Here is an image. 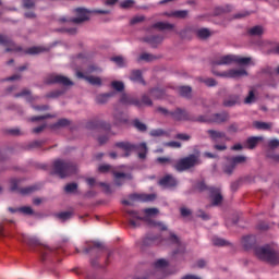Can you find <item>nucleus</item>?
Listing matches in <instances>:
<instances>
[{
    "instance_id": "nucleus-56",
    "label": "nucleus",
    "mask_w": 279,
    "mask_h": 279,
    "mask_svg": "<svg viewBox=\"0 0 279 279\" xmlns=\"http://www.w3.org/2000/svg\"><path fill=\"white\" fill-rule=\"evenodd\" d=\"M142 104H144L145 106H151V99H149V96L144 95L142 97Z\"/></svg>"
},
{
    "instance_id": "nucleus-47",
    "label": "nucleus",
    "mask_w": 279,
    "mask_h": 279,
    "mask_svg": "<svg viewBox=\"0 0 279 279\" xmlns=\"http://www.w3.org/2000/svg\"><path fill=\"white\" fill-rule=\"evenodd\" d=\"M146 43H150L151 47H156V43H162V37H151L150 39H146Z\"/></svg>"
},
{
    "instance_id": "nucleus-53",
    "label": "nucleus",
    "mask_w": 279,
    "mask_h": 279,
    "mask_svg": "<svg viewBox=\"0 0 279 279\" xmlns=\"http://www.w3.org/2000/svg\"><path fill=\"white\" fill-rule=\"evenodd\" d=\"M98 170L100 173H108V171H110V165L99 166Z\"/></svg>"
},
{
    "instance_id": "nucleus-6",
    "label": "nucleus",
    "mask_w": 279,
    "mask_h": 279,
    "mask_svg": "<svg viewBox=\"0 0 279 279\" xmlns=\"http://www.w3.org/2000/svg\"><path fill=\"white\" fill-rule=\"evenodd\" d=\"M53 167L57 175H59L60 178H68V175H72V173H75V171H77L75 165L60 159L54 161Z\"/></svg>"
},
{
    "instance_id": "nucleus-14",
    "label": "nucleus",
    "mask_w": 279,
    "mask_h": 279,
    "mask_svg": "<svg viewBox=\"0 0 279 279\" xmlns=\"http://www.w3.org/2000/svg\"><path fill=\"white\" fill-rule=\"evenodd\" d=\"M130 199L131 202H154L156 194H132Z\"/></svg>"
},
{
    "instance_id": "nucleus-42",
    "label": "nucleus",
    "mask_w": 279,
    "mask_h": 279,
    "mask_svg": "<svg viewBox=\"0 0 279 279\" xmlns=\"http://www.w3.org/2000/svg\"><path fill=\"white\" fill-rule=\"evenodd\" d=\"M254 101H256V96L254 95V90H251L245 98L244 104H254Z\"/></svg>"
},
{
    "instance_id": "nucleus-60",
    "label": "nucleus",
    "mask_w": 279,
    "mask_h": 279,
    "mask_svg": "<svg viewBox=\"0 0 279 279\" xmlns=\"http://www.w3.org/2000/svg\"><path fill=\"white\" fill-rule=\"evenodd\" d=\"M239 101V98H234V99H231V100H226L225 101V106H234L235 104H238Z\"/></svg>"
},
{
    "instance_id": "nucleus-3",
    "label": "nucleus",
    "mask_w": 279,
    "mask_h": 279,
    "mask_svg": "<svg viewBox=\"0 0 279 279\" xmlns=\"http://www.w3.org/2000/svg\"><path fill=\"white\" fill-rule=\"evenodd\" d=\"M254 252L259 260H266L270 265H279V254L271 246H257L254 248Z\"/></svg>"
},
{
    "instance_id": "nucleus-58",
    "label": "nucleus",
    "mask_w": 279,
    "mask_h": 279,
    "mask_svg": "<svg viewBox=\"0 0 279 279\" xmlns=\"http://www.w3.org/2000/svg\"><path fill=\"white\" fill-rule=\"evenodd\" d=\"M197 217H201V219H204L205 221L210 219V216H208V214H205L202 210L198 211Z\"/></svg>"
},
{
    "instance_id": "nucleus-32",
    "label": "nucleus",
    "mask_w": 279,
    "mask_h": 279,
    "mask_svg": "<svg viewBox=\"0 0 279 279\" xmlns=\"http://www.w3.org/2000/svg\"><path fill=\"white\" fill-rule=\"evenodd\" d=\"M43 51H45L44 47H32L26 50V53L29 56H36L38 53H43Z\"/></svg>"
},
{
    "instance_id": "nucleus-39",
    "label": "nucleus",
    "mask_w": 279,
    "mask_h": 279,
    "mask_svg": "<svg viewBox=\"0 0 279 279\" xmlns=\"http://www.w3.org/2000/svg\"><path fill=\"white\" fill-rule=\"evenodd\" d=\"M168 135H169V134H167V132H165V131L161 130V129H157V130L150 131V136L158 137V136H168Z\"/></svg>"
},
{
    "instance_id": "nucleus-54",
    "label": "nucleus",
    "mask_w": 279,
    "mask_h": 279,
    "mask_svg": "<svg viewBox=\"0 0 279 279\" xmlns=\"http://www.w3.org/2000/svg\"><path fill=\"white\" fill-rule=\"evenodd\" d=\"M32 191H34V187H25V189L19 190V193H21V195H29Z\"/></svg>"
},
{
    "instance_id": "nucleus-1",
    "label": "nucleus",
    "mask_w": 279,
    "mask_h": 279,
    "mask_svg": "<svg viewBox=\"0 0 279 279\" xmlns=\"http://www.w3.org/2000/svg\"><path fill=\"white\" fill-rule=\"evenodd\" d=\"M125 213L132 228H138V226H141V221H147L151 228H157V230H167L165 223L149 220V217H156V215H158V208H146L142 211L126 209Z\"/></svg>"
},
{
    "instance_id": "nucleus-11",
    "label": "nucleus",
    "mask_w": 279,
    "mask_h": 279,
    "mask_svg": "<svg viewBox=\"0 0 279 279\" xmlns=\"http://www.w3.org/2000/svg\"><path fill=\"white\" fill-rule=\"evenodd\" d=\"M47 84H62V86H73V82L66 76L60 74H52L48 77Z\"/></svg>"
},
{
    "instance_id": "nucleus-50",
    "label": "nucleus",
    "mask_w": 279,
    "mask_h": 279,
    "mask_svg": "<svg viewBox=\"0 0 279 279\" xmlns=\"http://www.w3.org/2000/svg\"><path fill=\"white\" fill-rule=\"evenodd\" d=\"M213 243H214V245H218L220 247L226 245V241L223 239H219V238H214Z\"/></svg>"
},
{
    "instance_id": "nucleus-7",
    "label": "nucleus",
    "mask_w": 279,
    "mask_h": 279,
    "mask_svg": "<svg viewBox=\"0 0 279 279\" xmlns=\"http://www.w3.org/2000/svg\"><path fill=\"white\" fill-rule=\"evenodd\" d=\"M197 165H199V155H189L177 161L174 169L177 171H186Z\"/></svg>"
},
{
    "instance_id": "nucleus-25",
    "label": "nucleus",
    "mask_w": 279,
    "mask_h": 279,
    "mask_svg": "<svg viewBox=\"0 0 279 279\" xmlns=\"http://www.w3.org/2000/svg\"><path fill=\"white\" fill-rule=\"evenodd\" d=\"M114 94L108 93V94H100L96 97L97 104H107V101L110 100V97H112Z\"/></svg>"
},
{
    "instance_id": "nucleus-57",
    "label": "nucleus",
    "mask_w": 279,
    "mask_h": 279,
    "mask_svg": "<svg viewBox=\"0 0 279 279\" xmlns=\"http://www.w3.org/2000/svg\"><path fill=\"white\" fill-rule=\"evenodd\" d=\"M23 5L24 8H27V9L34 8V0H24Z\"/></svg>"
},
{
    "instance_id": "nucleus-12",
    "label": "nucleus",
    "mask_w": 279,
    "mask_h": 279,
    "mask_svg": "<svg viewBox=\"0 0 279 279\" xmlns=\"http://www.w3.org/2000/svg\"><path fill=\"white\" fill-rule=\"evenodd\" d=\"M220 75L221 77H230L236 80L239 77H245V75H247V71H245V69H232L221 73Z\"/></svg>"
},
{
    "instance_id": "nucleus-23",
    "label": "nucleus",
    "mask_w": 279,
    "mask_h": 279,
    "mask_svg": "<svg viewBox=\"0 0 279 279\" xmlns=\"http://www.w3.org/2000/svg\"><path fill=\"white\" fill-rule=\"evenodd\" d=\"M130 80L132 82H137L140 84H144L143 74L138 70H135V71L132 72V74L130 76Z\"/></svg>"
},
{
    "instance_id": "nucleus-10",
    "label": "nucleus",
    "mask_w": 279,
    "mask_h": 279,
    "mask_svg": "<svg viewBox=\"0 0 279 279\" xmlns=\"http://www.w3.org/2000/svg\"><path fill=\"white\" fill-rule=\"evenodd\" d=\"M199 123H223V121H228V114L226 113H216L213 118H208L206 116H201L196 119Z\"/></svg>"
},
{
    "instance_id": "nucleus-31",
    "label": "nucleus",
    "mask_w": 279,
    "mask_h": 279,
    "mask_svg": "<svg viewBox=\"0 0 279 279\" xmlns=\"http://www.w3.org/2000/svg\"><path fill=\"white\" fill-rule=\"evenodd\" d=\"M192 92L193 89H191L190 86H181L179 88V94L181 95V97H191Z\"/></svg>"
},
{
    "instance_id": "nucleus-18",
    "label": "nucleus",
    "mask_w": 279,
    "mask_h": 279,
    "mask_svg": "<svg viewBox=\"0 0 279 279\" xmlns=\"http://www.w3.org/2000/svg\"><path fill=\"white\" fill-rule=\"evenodd\" d=\"M160 186L171 187L175 186L178 184V181H175V178L171 175H166L159 181Z\"/></svg>"
},
{
    "instance_id": "nucleus-24",
    "label": "nucleus",
    "mask_w": 279,
    "mask_h": 279,
    "mask_svg": "<svg viewBox=\"0 0 279 279\" xmlns=\"http://www.w3.org/2000/svg\"><path fill=\"white\" fill-rule=\"evenodd\" d=\"M120 104L129 105L133 104L134 106H141V102L137 100L132 99L130 96L123 94L120 98Z\"/></svg>"
},
{
    "instance_id": "nucleus-49",
    "label": "nucleus",
    "mask_w": 279,
    "mask_h": 279,
    "mask_svg": "<svg viewBox=\"0 0 279 279\" xmlns=\"http://www.w3.org/2000/svg\"><path fill=\"white\" fill-rule=\"evenodd\" d=\"M121 8H132L134 5V0H124L120 3Z\"/></svg>"
},
{
    "instance_id": "nucleus-27",
    "label": "nucleus",
    "mask_w": 279,
    "mask_h": 279,
    "mask_svg": "<svg viewBox=\"0 0 279 279\" xmlns=\"http://www.w3.org/2000/svg\"><path fill=\"white\" fill-rule=\"evenodd\" d=\"M264 33H265V29L263 28V26H254L248 31V34L251 36H263Z\"/></svg>"
},
{
    "instance_id": "nucleus-41",
    "label": "nucleus",
    "mask_w": 279,
    "mask_h": 279,
    "mask_svg": "<svg viewBox=\"0 0 279 279\" xmlns=\"http://www.w3.org/2000/svg\"><path fill=\"white\" fill-rule=\"evenodd\" d=\"M112 88H114V90L121 92L123 90V88H125V86L123 85V82H119V81H114L111 83Z\"/></svg>"
},
{
    "instance_id": "nucleus-34",
    "label": "nucleus",
    "mask_w": 279,
    "mask_h": 279,
    "mask_svg": "<svg viewBox=\"0 0 279 279\" xmlns=\"http://www.w3.org/2000/svg\"><path fill=\"white\" fill-rule=\"evenodd\" d=\"M111 61L114 62L118 66H125V64H128V61L120 56L111 58Z\"/></svg>"
},
{
    "instance_id": "nucleus-22",
    "label": "nucleus",
    "mask_w": 279,
    "mask_h": 279,
    "mask_svg": "<svg viewBox=\"0 0 279 279\" xmlns=\"http://www.w3.org/2000/svg\"><path fill=\"white\" fill-rule=\"evenodd\" d=\"M255 241H256V239L254 238V235L244 236L242 240L244 248L250 250V247H252V245H254Z\"/></svg>"
},
{
    "instance_id": "nucleus-46",
    "label": "nucleus",
    "mask_w": 279,
    "mask_h": 279,
    "mask_svg": "<svg viewBox=\"0 0 279 279\" xmlns=\"http://www.w3.org/2000/svg\"><path fill=\"white\" fill-rule=\"evenodd\" d=\"M175 138H178L179 141H191V135L186 133H179L175 135Z\"/></svg>"
},
{
    "instance_id": "nucleus-20",
    "label": "nucleus",
    "mask_w": 279,
    "mask_h": 279,
    "mask_svg": "<svg viewBox=\"0 0 279 279\" xmlns=\"http://www.w3.org/2000/svg\"><path fill=\"white\" fill-rule=\"evenodd\" d=\"M260 141H263V136L248 137L246 140L247 149H254L256 147V145H258V143H260Z\"/></svg>"
},
{
    "instance_id": "nucleus-36",
    "label": "nucleus",
    "mask_w": 279,
    "mask_h": 279,
    "mask_svg": "<svg viewBox=\"0 0 279 279\" xmlns=\"http://www.w3.org/2000/svg\"><path fill=\"white\" fill-rule=\"evenodd\" d=\"M57 217L59 219H61V221H66L68 219H71V217H73V213L71 211H63L57 215Z\"/></svg>"
},
{
    "instance_id": "nucleus-5",
    "label": "nucleus",
    "mask_w": 279,
    "mask_h": 279,
    "mask_svg": "<svg viewBox=\"0 0 279 279\" xmlns=\"http://www.w3.org/2000/svg\"><path fill=\"white\" fill-rule=\"evenodd\" d=\"M23 241H24V243H26L31 247H34V246L39 247L38 253L40 255L41 260H47V256H49V254H51V248H49V246L43 244L40 239H38L37 236H31L29 238V236L24 235Z\"/></svg>"
},
{
    "instance_id": "nucleus-63",
    "label": "nucleus",
    "mask_w": 279,
    "mask_h": 279,
    "mask_svg": "<svg viewBox=\"0 0 279 279\" xmlns=\"http://www.w3.org/2000/svg\"><path fill=\"white\" fill-rule=\"evenodd\" d=\"M181 215L182 217H189V215H191V209L189 208H181Z\"/></svg>"
},
{
    "instance_id": "nucleus-28",
    "label": "nucleus",
    "mask_w": 279,
    "mask_h": 279,
    "mask_svg": "<svg viewBox=\"0 0 279 279\" xmlns=\"http://www.w3.org/2000/svg\"><path fill=\"white\" fill-rule=\"evenodd\" d=\"M253 126L256 128V130H270L271 123L255 121L253 122Z\"/></svg>"
},
{
    "instance_id": "nucleus-4",
    "label": "nucleus",
    "mask_w": 279,
    "mask_h": 279,
    "mask_svg": "<svg viewBox=\"0 0 279 279\" xmlns=\"http://www.w3.org/2000/svg\"><path fill=\"white\" fill-rule=\"evenodd\" d=\"M214 64L221 66L228 64H240L241 66H247V64H254L252 62V58L250 57H239L234 54H227L219 57L217 60L214 61Z\"/></svg>"
},
{
    "instance_id": "nucleus-13",
    "label": "nucleus",
    "mask_w": 279,
    "mask_h": 279,
    "mask_svg": "<svg viewBox=\"0 0 279 279\" xmlns=\"http://www.w3.org/2000/svg\"><path fill=\"white\" fill-rule=\"evenodd\" d=\"M209 193L213 206H219V204L223 202V196H221V190H219L218 187H210Z\"/></svg>"
},
{
    "instance_id": "nucleus-64",
    "label": "nucleus",
    "mask_w": 279,
    "mask_h": 279,
    "mask_svg": "<svg viewBox=\"0 0 279 279\" xmlns=\"http://www.w3.org/2000/svg\"><path fill=\"white\" fill-rule=\"evenodd\" d=\"M86 182H87L88 186H95V184H96L95 178H87Z\"/></svg>"
},
{
    "instance_id": "nucleus-38",
    "label": "nucleus",
    "mask_w": 279,
    "mask_h": 279,
    "mask_svg": "<svg viewBox=\"0 0 279 279\" xmlns=\"http://www.w3.org/2000/svg\"><path fill=\"white\" fill-rule=\"evenodd\" d=\"M134 128H136V130H138L140 132H145L147 130V125H145L143 122L135 120L133 122Z\"/></svg>"
},
{
    "instance_id": "nucleus-37",
    "label": "nucleus",
    "mask_w": 279,
    "mask_h": 279,
    "mask_svg": "<svg viewBox=\"0 0 279 279\" xmlns=\"http://www.w3.org/2000/svg\"><path fill=\"white\" fill-rule=\"evenodd\" d=\"M197 36L198 38H208L210 36V32L208 31V28H201L197 31Z\"/></svg>"
},
{
    "instance_id": "nucleus-62",
    "label": "nucleus",
    "mask_w": 279,
    "mask_h": 279,
    "mask_svg": "<svg viewBox=\"0 0 279 279\" xmlns=\"http://www.w3.org/2000/svg\"><path fill=\"white\" fill-rule=\"evenodd\" d=\"M268 145H269V147L275 149V147H279V141L278 140H271Z\"/></svg>"
},
{
    "instance_id": "nucleus-61",
    "label": "nucleus",
    "mask_w": 279,
    "mask_h": 279,
    "mask_svg": "<svg viewBox=\"0 0 279 279\" xmlns=\"http://www.w3.org/2000/svg\"><path fill=\"white\" fill-rule=\"evenodd\" d=\"M232 171H234V163L231 166L225 167V173H228V175H230V173H232Z\"/></svg>"
},
{
    "instance_id": "nucleus-19",
    "label": "nucleus",
    "mask_w": 279,
    "mask_h": 279,
    "mask_svg": "<svg viewBox=\"0 0 279 279\" xmlns=\"http://www.w3.org/2000/svg\"><path fill=\"white\" fill-rule=\"evenodd\" d=\"M172 117L175 121H189V113L186 111L177 109L173 113Z\"/></svg>"
},
{
    "instance_id": "nucleus-17",
    "label": "nucleus",
    "mask_w": 279,
    "mask_h": 279,
    "mask_svg": "<svg viewBox=\"0 0 279 279\" xmlns=\"http://www.w3.org/2000/svg\"><path fill=\"white\" fill-rule=\"evenodd\" d=\"M113 175H114V182L117 186H121L125 182V180H132L131 174L114 172Z\"/></svg>"
},
{
    "instance_id": "nucleus-55",
    "label": "nucleus",
    "mask_w": 279,
    "mask_h": 279,
    "mask_svg": "<svg viewBox=\"0 0 279 279\" xmlns=\"http://www.w3.org/2000/svg\"><path fill=\"white\" fill-rule=\"evenodd\" d=\"M142 21H145L144 16H135L131 20V24L136 25V23H142Z\"/></svg>"
},
{
    "instance_id": "nucleus-29",
    "label": "nucleus",
    "mask_w": 279,
    "mask_h": 279,
    "mask_svg": "<svg viewBox=\"0 0 279 279\" xmlns=\"http://www.w3.org/2000/svg\"><path fill=\"white\" fill-rule=\"evenodd\" d=\"M163 242H165V243H168V244L174 243V244L178 245L179 247H182V244L180 243V239H178V238L175 236V234H173V233H169V238L166 239V240H163Z\"/></svg>"
},
{
    "instance_id": "nucleus-59",
    "label": "nucleus",
    "mask_w": 279,
    "mask_h": 279,
    "mask_svg": "<svg viewBox=\"0 0 279 279\" xmlns=\"http://www.w3.org/2000/svg\"><path fill=\"white\" fill-rule=\"evenodd\" d=\"M204 83L206 84V86H216L217 82H215L214 78H207L204 81Z\"/></svg>"
},
{
    "instance_id": "nucleus-43",
    "label": "nucleus",
    "mask_w": 279,
    "mask_h": 279,
    "mask_svg": "<svg viewBox=\"0 0 279 279\" xmlns=\"http://www.w3.org/2000/svg\"><path fill=\"white\" fill-rule=\"evenodd\" d=\"M245 160H247V157L245 156H236L232 158L233 166L241 165V162H245Z\"/></svg>"
},
{
    "instance_id": "nucleus-40",
    "label": "nucleus",
    "mask_w": 279,
    "mask_h": 279,
    "mask_svg": "<svg viewBox=\"0 0 279 279\" xmlns=\"http://www.w3.org/2000/svg\"><path fill=\"white\" fill-rule=\"evenodd\" d=\"M65 193H75L77 191V183H69L64 187Z\"/></svg>"
},
{
    "instance_id": "nucleus-45",
    "label": "nucleus",
    "mask_w": 279,
    "mask_h": 279,
    "mask_svg": "<svg viewBox=\"0 0 279 279\" xmlns=\"http://www.w3.org/2000/svg\"><path fill=\"white\" fill-rule=\"evenodd\" d=\"M69 120L68 119H61L57 122V124H54L53 128H66V125H69Z\"/></svg>"
},
{
    "instance_id": "nucleus-15",
    "label": "nucleus",
    "mask_w": 279,
    "mask_h": 279,
    "mask_svg": "<svg viewBox=\"0 0 279 279\" xmlns=\"http://www.w3.org/2000/svg\"><path fill=\"white\" fill-rule=\"evenodd\" d=\"M0 45L8 47L7 51H21V47H16L5 35H0Z\"/></svg>"
},
{
    "instance_id": "nucleus-51",
    "label": "nucleus",
    "mask_w": 279,
    "mask_h": 279,
    "mask_svg": "<svg viewBox=\"0 0 279 279\" xmlns=\"http://www.w3.org/2000/svg\"><path fill=\"white\" fill-rule=\"evenodd\" d=\"M140 60H145L146 62H151V60H154V56H151L149 53H143L140 57Z\"/></svg>"
},
{
    "instance_id": "nucleus-8",
    "label": "nucleus",
    "mask_w": 279,
    "mask_h": 279,
    "mask_svg": "<svg viewBox=\"0 0 279 279\" xmlns=\"http://www.w3.org/2000/svg\"><path fill=\"white\" fill-rule=\"evenodd\" d=\"M207 134L209 135V137L214 143H222V144H216L214 146L215 149H217L218 151H223L228 149V147L226 146V143L228 141V135H226V133L221 131L208 130Z\"/></svg>"
},
{
    "instance_id": "nucleus-48",
    "label": "nucleus",
    "mask_w": 279,
    "mask_h": 279,
    "mask_svg": "<svg viewBox=\"0 0 279 279\" xmlns=\"http://www.w3.org/2000/svg\"><path fill=\"white\" fill-rule=\"evenodd\" d=\"M166 147H172L174 149H180V147H182V144L180 142H169V143H166Z\"/></svg>"
},
{
    "instance_id": "nucleus-9",
    "label": "nucleus",
    "mask_w": 279,
    "mask_h": 279,
    "mask_svg": "<svg viewBox=\"0 0 279 279\" xmlns=\"http://www.w3.org/2000/svg\"><path fill=\"white\" fill-rule=\"evenodd\" d=\"M75 13L77 14V17L72 19L71 22L75 24L84 23V21H88L90 19V14H110V11L108 10H95V11H88L86 9L77 8L75 9Z\"/></svg>"
},
{
    "instance_id": "nucleus-33",
    "label": "nucleus",
    "mask_w": 279,
    "mask_h": 279,
    "mask_svg": "<svg viewBox=\"0 0 279 279\" xmlns=\"http://www.w3.org/2000/svg\"><path fill=\"white\" fill-rule=\"evenodd\" d=\"M150 96L154 97V99H162L165 92H162V89L155 88L150 90Z\"/></svg>"
},
{
    "instance_id": "nucleus-21",
    "label": "nucleus",
    "mask_w": 279,
    "mask_h": 279,
    "mask_svg": "<svg viewBox=\"0 0 279 279\" xmlns=\"http://www.w3.org/2000/svg\"><path fill=\"white\" fill-rule=\"evenodd\" d=\"M165 16H174L175 19H186L189 11L183 10V11H174V12H166L163 13Z\"/></svg>"
},
{
    "instance_id": "nucleus-30",
    "label": "nucleus",
    "mask_w": 279,
    "mask_h": 279,
    "mask_svg": "<svg viewBox=\"0 0 279 279\" xmlns=\"http://www.w3.org/2000/svg\"><path fill=\"white\" fill-rule=\"evenodd\" d=\"M156 29H173V24H169L167 22H157L154 24Z\"/></svg>"
},
{
    "instance_id": "nucleus-35",
    "label": "nucleus",
    "mask_w": 279,
    "mask_h": 279,
    "mask_svg": "<svg viewBox=\"0 0 279 279\" xmlns=\"http://www.w3.org/2000/svg\"><path fill=\"white\" fill-rule=\"evenodd\" d=\"M169 265L167 259H158L155 262V269H165Z\"/></svg>"
},
{
    "instance_id": "nucleus-26",
    "label": "nucleus",
    "mask_w": 279,
    "mask_h": 279,
    "mask_svg": "<svg viewBox=\"0 0 279 279\" xmlns=\"http://www.w3.org/2000/svg\"><path fill=\"white\" fill-rule=\"evenodd\" d=\"M10 213H23L24 215H33L34 210L32 209V207H22V208H17L14 209L12 207H9Z\"/></svg>"
},
{
    "instance_id": "nucleus-16",
    "label": "nucleus",
    "mask_w": 279,
    "mask_h": 279,
    "mask_svg": "<svg viewBox=\"0 0 279 279\" xmlns=\"http://www.w3.org/2000/svg\"><path fill=\"white\" fill-rule=\"evenodd\" d=\"M76 77L86 80L92 86H101V78L97 76H84V73L76 72Z\"/></svg>"
},
{
    "instance_id": "nucleus-52",
    "label": "nucleus",
    "mask_w": 279,
    "mask_h": 279,
    "mask_svg": "<svg viewBox=\"0 0 279 279\" xmlns=\"http://www.w3.org/2000/svg\"><path fill=\"white\" fill-rule=\"evenodd\" d=\"M146 241H150L153 245H160V243H162V240H160V238H147Z\"/></svg>"
},
{
    "instance_id": "nucleus-44",
    "label": "nucleus",
    "mask_w": 279,
    "mask_h": 279,
    "mask_svg": "<svg viewBox=\"0 0 279 279\" xmlns=\"http://www.w3.org/2000/svg\"><path fill=\"white\" fill-rule=\"evenodd\" d=\"M15 97H26L27 101H31L32 99V95L27 89H24L22 93L16 94Z\"/></svg>"
},
{
    "instance_id": "nucleus-2",
    "label": "nucleus",
    "mask_w": 279,
    "mask_h": 279,
    "mask_svg": "<svg viewBox=\"0 0 279 279\" xmlns=\"http://www.w3.org/2000/svg\"><path fill=\"white\" fill-rule=\"evenodd\" d=\"M116 147L124 151V156H130L132 151H137L138 158L145 160L147 158V144L141 143L138 145L131 144L130 142H118Z\"/></svg>"
}]
</instances>
